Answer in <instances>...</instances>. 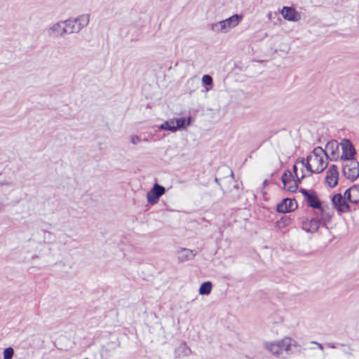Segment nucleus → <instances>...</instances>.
I'll return each mask as SVG.
<instances>
[{
    "mask_svg": "<svg viewBox=\"0 0 359 359\" xmlns=\"http://www.w3.org/2000/svg\"><path fill=\"white\" fill-rule=\"evenodd\" d=\"M264 348L273 355L279 358H285L288 355L294 354L297 351V343L290 337L273 342H265Z\"/></svg>",
    "mask_w": 359,
    "mask_h": 359,
    "instance_id": "1",
    "label": "nucleus"
},
{
    "mask_svg": "<svg viewBox=\"0 0 359 359\" xmlns=\"http://www.w3.org/2000/svg\"><path fill=\"white\" fill-rule=\"evenodd\" d=\"M332 217V212H322V210H314L313 217L306 218L302 222V229L309 233L316 232L320 226H327Z\"/></svg>",
    "mask_w": 359,
    "mask_h": 359,
    "instance_id": "2",
    "label": "nucleus"
},
{
    "mask_svg": "<svg viewBox=\"0 0 359 359\" xmlns=\"http://www.w3.org/2000/svg\"><path fill=\"white\" fill-rule=\"evenodd\" d=\"M326 154L320 147H316L311 154L307 156L306 161H310L313 165L315 173L322 172L327 166V159L325 158Z\"/></svg>",
    "mask_w": 359,
    "mask_h": 359,
    "instance_id": "3",
    "label": "nucleus"
},
{
    "mask_svg": "<svg viewBox=\"0 0 359 359\" xmlns=\"http://www.w3.org/2000/svg\"><path fill=\"white\" fill-rule=\"evenodd\" d=\"M89 20L90 16L88 14L81 15L76 18L64 20L67 34L79 33L88 25Z\"/></svg>",
    "mask_w": 359,
    "mask_h": 359,
    "instance_id": "4",
    "label": "nucleus"
},
{
    "mask_svg": "<svg viewBox=\"0 0 359 359\" xmlns=\"http://www.w3.org/2000/svg\"><path fill=\"white\" fill-rule=\"evenodd\" d=\"M343 173L346 178L351 181L355 180L359 176V163L355 159L345 161Z\"/></svg>",
    "mask_w": 359,
    "mask_h": 359,
    "instance_id": "5",
    "label": "nucleus"
},
{
    "mask_svg": "<svg viewBox=\"0 0 359 359\" xmlns=\"http://www.w3.org/2000/svg\"><path fill=\"white\" fill-rule=\"evenodd\" d=\"M165 192V189L162 185L154 184L152 189L147 194V198L149 203L154 205L158 203L159 198Z\"/></svg>",
    "mask_w": 359,
    "mask_h": 359,
    "instance_id": "6",
    "label": "nucleus"
},
{
    "mask_svg": "<svg viewBox=\"0 0 359 359\" xmlns=\"http://www.w3.org/2000/svg\"><path fill=\"white\" fill-rule=\"evenodd\" d=\"M341 146L342 154L340 159L344 161L355 160L354 156L355 154V150L350 140L347 139L343 140Z\"/></svg>",
    "mask_w": 359,
    "mask_h": 359,
    "instance_id": "7",
    "label": "nucleus"
},
{
    "mask_svg": "<svg viewBox=\"0 0 359 359\" xmlns=\"http://www.w3.org/2000/svg\"><path fill=\"white\" fill-rule=\"evenodd\" d=\"M332 203L339 212H348L351 210L349 205L341 194H334L332 197Z\"/></svg>",
    "mask_w": 359,
    "mask_h": 359,
    "instance_id": "8",
    "label": "nucleus"
},
{
    "mask_svg": "<svg viewBox=\"0 0 359 359\" xmlns=\"http://www.w3.org/2000/svg\"><path fill=\"white\" fill-rule=\"evenodd\" d=\"M326 154L325 158L327 159L330 156L331 161H337L339 158V143L336 140H331L328 142L325 149H323Z\"/></svg>",
    "mask_w": 359,
    "mask_h": 359,
    "instance_id": "9",
    "label": "nucleus"
},
{
    "mask_svg": "<svg viewBox=\"0 0 359 359\" xmlns=\"http://www.w3.org/2000/svg\"><path fill=\"white\" fill-rule=\"evenodd\" d=\"M339 180V172L337 166L331 165L326 173L325 180L330 187H334Z\"/></svg>",
    "mask_w": 359,
    "mask_h": 359,
    "instance_id": "10",
    "label": "nucleus"
},
{
    "mask_svg": "<svg viewBox=\"0 0 359 359\" xmlns=\"http://www.w3.org/2000/svg\"><path fill=\"white\" fill-rule=\"evenodd\" d=\"M47 33L50 37L63 36L67 34L64 20L53 24L48 29Z\"/></svg>",
    "mask_w": 359,
    "mask_h": 359,
    "instance_id": "11",
    "label": "nucleus"
},
{
    "mask_svg": "<svg viewBox=\"0 0 359 359\" xmlns=\"http://www.w3.org/2000/svg\"><path fill=\"white\" fill-rule=\"evenodd\" d=\"M309 206L315 209V210H322V212H331L327 206L322 205L316 192L311 191V194L308 196L306 199Z\"/></svg>",
    "mask_w": 359,
    "mask_h": 359,
    "instance_id": "12",
    "label": "nucleus"
},
{
    "mask_svg": "<svg viewBox=\"0 0 359 359\" xmlns=\"http://www.w3.org/2000/svg\"><path fill=\"white\" fill-rule=\"evenodd\" d=\"M297 208V204L294 199L284 198L278 205L277 211L280 213L290 212Z\"/></svg>",
    "mask_w": 359,
    "mask_h": 359,
    "instance_id": "13",
    "label": "nucleus"
},
{
    "mask_svg": "<svg viewBox=\"0 0 359 359\" xmlns=\"http://www.w3.org/2000/svg\"><path fill=\"white\" fill-rule=\"evenodd\" d=\"M284 19L290 22H298L301 20V15L294 8L284 6L281 11Z\"/></svg>",
    "mask_w": 359,
    "mask_h": 359,
    "instance_id": "14",
    "label": "nucleus"
},
{
    "mask_svg": "<svg viewBox=\"0 0 359 359\" xmlns=\"http://www.w3.org/2000/svg\"><path fill=\"white\" fill-rule=\"evenodd\" d=\"M281 181L285 189L290 192H295L298 188L297 182L292 179L290 172L287 174L284 172L282 175Z\"/></svg>",
    "mask_w": 359,
    "mask_h": 359,
    "instance_id": "15",
    "label": "nucleus"
},
{
    "mask_svg": "<svg viewBox=\"0 0 359 359\" xmlns=\"http://www.w3.org/2000/svg\"><path fill=\"white\" fill-rule=\"evenodd\" d=\"M196 255V253L194 250L182 248L178 251V259L180 262H184L193 259Z\"/></svg>",
    "mask_w": 359,
    "mask_h": 359,
    "instance_id": "16",
    "label": "nucleus"
},
{
    "mask_svg": "<svg viewBox=\"0 0 359 359\" xmlns=\"http://www.w3.org/2000/svg\"><path fill=\"white\" fill-rule=\"evenodd\" d=\"M349 202L353 204L359 203V185L354 184L348 189Z\"/></svg>",
    "mask_w": 359,
    "mask_h": 359,
    "instance_id": "17",
    "label": "nucleus"
},
{
    "mask_svg": "<svg viewBox=\"0 0 359 359\" xmlns=\"http://www.w3.org/2000/svg\"><path fill=\"white\" fill-rule=\"evenodd\" d=\"M243 16L241 15L235 14L223 20L224 21L227 28L230 30L236 27L239 24Z\"/></svg>",
    "mask_w": 359,
    "mask_h": 359,
    "instance_id": "18",
    "label": "nucleus"
},
{
    "mask_svg": "<svg viewBox=\"0 0 359 359\" xmlns=\"http://www.w3.org/2000/svg\"><path fill=\"white\" fill-rule=\"evenodd\" d=\"M191 351V348L187 345L186 343H181L175 351V354L177 358L183 356H188L190 355Z\"/></svg>",
    "mask_w": 359,
    "mask_h": 359,
    "instance_id": "19",
    "label": "nucleus"
},
{
    "mask_svg": "<svg viewBox=\"0 0 359 359\" xmlns=\"http://www.w3.org/2000/svg\"><path fill=\"white\" fill-rule=\"evenodd\" d=\"M174 120L175 121V128L177 130L178 129L185 128V127L190 125L191 122V118L190 116L188 117L187 118L184 117H181Z\"/></svg>",
    "mask_w": 359,
    "mask_h": 359,
    "instance_id": "20",
    "label": "nucleus"
},
{
    "mask_svg": "<svg viewBox=\"0 0 359 359\" xmlns=\"http://www.w3.org/2000/svg\"><path fill=\"white\" fill-rule=\"evenodd\" d=\"M158 128L160 130H169L171 132H175L177 130L175 128V121L174 119L165 121L159 126Z\"/></svg>",
    "mask_w": 359,
    "mask_h": 359,
    "instance_id": "21",
    "label": "nucleus"
},
{
    "mask_svg": "<svg viewBox=\"0 0 359 359\" xmlns=\"http://www.w3.org/2000/svg\"><path fill=\"white\" fill-rule=\"evenodd\" d=\"M212 286V283L210 281L203 283L199 288V294L202 295L209 294L211 292Z\"/></svg>",
    "mask_w": 359,
    "mask_h": 359,
    "instance_id": "22",
    "label": "nucleus"
},
{
    "mask_svg": "<svg viewBox=\"0 0 359 359\" xmlns=\"http://www.w3.org/2000/svg\"><path fill=\"white\" fill-rule=\"evenodd\" d=\"M113 343H109L107 346H102L100 348L101 359H107L109 355V353L114 350L115 348L112 347Z\"/></svg>",
    "mask_w": 359,
    "mask_h": 359,
    "instance_id": "23",
    "label": "nucleus"
},
{
    "mask_svg": "<svg viewBox=\"0 0 359 359\" xmlns=\"http://www.w3.org/2000/svg\"><path fill=\"white\" fill-rule=\"evenodd\" d=\"M291 222V219L287 216H283L276 223V226L278 229H283L287 226Z\"/></svg>",
    "mask_w": 359,
    "mask_h": 359,
    "instance_id": "24",
    "label": "nucleus"
},
{
    "mask_svg": "<svg viewBox=\"0 0 359 359\" xmlns=\"http://www.w3.org/2000/svg\"><path fill=\"white\" fill-rule=\"evenodd\" d=\"M14 355V350L12 347H8L4 351V359H12Z\"/></svg>",
    "mask_w": 359,
    "mask_h": 359,
    "instance_id": "25",
    "label": "nucleus"
},
{
    "mask_svg": "<svg viewBox=\"0 0 359 359\" xmlns=\"http://www.w3.org/2000/svg\"><path fill=\"white\" fill-rule=\"evenodd\" d=\"M210 29L212 32L219 34L222 33V27L219 21L210 25Z\"/></svg>",
    "mask_w": 359,
    "mask_h": 359,
    "instance_id": "26",
    "label": "nucleus"
},
{
    "mask_svg": "<svg viewBox=\"0 0 359 359\" xmlns=\"http://www.w3.org/2000/svg\"><path fill=\"white\" fill-rule=\"evenodd\" d=\"M202 83L206 86H212V78L210 75L205 74L202 77Z\"/></svg>",
    "mask_w": 359,
    "mask_h": 359,
    "instance_id": "27",
    "label": "nucleus"
},
{
    "mask_svg": "<svg viewBox=\"0 0 359 359\" xmlns=\"http://www.w3.org/2000/svg\"><path fill=\"white\" fill-rule=\"evenodd\" d=\"M141 142V139L138 135H133L130 136V142L133 145H137Z\"/></svg>",
    "mask_w": 359,
    "mask_h": 359,
    "instance_id": "28",
    "label": "nucleus"
},
{
    "mask_svg": "<svg viewBox=\"0 0 359 359\" xmlns=\"http://www.w3.org/2000/svg\"><path fill=\"white\" fill-rule=\"evenodd\" d=\"M306 168L308 171H309L311 173H315L313 171V165L311 162L306 161V163L305 164Z\"/></svg>",
    "mask_w": 359,
    "mask_h": 359,
    "instance_id": "29",
    "label": "nucleus"
},
{
    "mask_svg": "<svg viewBox=\"0 0 359 359\" xmlns=\"http://www.w3.org/2000/svg\"><path fill=\"white\" fill-rule=\"evenodd\" d=\"M219 22L222 27V33H227L229 31V29L227 28L224 21L221 20L219 21Z\"/></svg>",
    "mask_w": 359,
    "mask_h": 359,
    "instance_id": "30",
    "label": "nucleus"
},
{
    "mask_svg": "<svg viewBox=\"0 0 359 359\" xmlns=\"http://www.w3.org/2000/svg\"><path fill=\"white\" fill-rule=\"evenodd\" d=\"M2 186L13 187L14 183L10 181H0V187Z\"/></svg>",
    "mask_w": 359,
    "mask_h": 359,
    "instance_id": "31",
    "label": "nucleus"
},
{
    "mask_svg": "<svg viewBox=\"0 0 359 359\" xmlns=\"http://www.w3.org/2000/svg\"><path fill=\"white\" fill-rule=\"evenodd\" d=\"M300 192L303 194L306 199L308 198V196H310V194H311V191L309 192L305 189H301Z\"/></svg>",
    "mask_w": 359,
    "mask_h": 359,
    "instance_id": "32",
    "label": "nucleus"
},
{
    "mask_svg": "<svg viewBox=\"0 0 359 359\" xmlns=\"http://www.w3.org/2000/svg\"><path fill=\"white\" fill-rule=\"evenodd\" d=\"M344 198H345L346 201L348 200L349 201V194H348V189H346L344 194Z\"/></svg>",
    "mask_w": 359,
    "mask_h": 359,
    "instance_id": "33",
    "label": "nucleus"
},
{
    "mask_svg": "<svg viewBox=\"0 0 359 359\" xmlns=\"http://www.w3.org/2000/svg\"><path fill=\"white\" fill-rule=\"evenodd\" d=\"M311 343L316 344L320 350L323 349V345L321 344L318 343L316 341H312Z\"/></svg>",
    "mask_w": 359,
    "mask_h": 359,
    "instance_id": "34",
    "label": "nucleus"
},
{
    "mask_svg": "<svg viewBox=\"0 0 359 359\" xmlns=\"http://www.w3.org/2000/svg\"><path fill=\"white\" fill-rule=\"evenodd\" d=\"M292 169H293L294 172L295 173L296 177H297V165H294Z\"/></svg>",
    "mask_w": 359,
    "mask_h": 359,
    "instance_id": "35",
    "label": "nucleus"
},
{
    "mask_svg": "<svg viewBox=\"0 0 359 359\" xmlns=\"http://www.w3.org/2000/svg\"><path fill=\"white\" fill-rule=\"evenodd\" d=\"M327 346L330 348H336V346L333 344H327Z\"/></svg>",
    "mask_w": 359,
    "mask_h": 359,
    "instance_id": "36",
    "label": "nucleus"
},
{
    "mask_svg": "<svg viewBox=\"0 0 359 359\" xmlns=\"http://www.w3.org/2000/svg\"><path fill=\"white\" fill-rule=\"evenodd\" d=\"M297 180H298V182H300L301 180H302V178H304V175H302V176L301 177V178H299V177H298V176H297Z\"/></svg>",
    "mask_w": 359,
    "mask_h": 359,
    "instance_id": "37",
    "label": "nucleus"
},
{
    "mask_svg": "<svg viewBox=\"0 0 359 359\" xmlns=\"http://www.w3.org/2000/svg\"><path fill=\"white\" fill-rule=\"evenodd\" d=\"M230 175L232 178H233V172L232 170H230Z\"/></svg>",
    "mask_w": 359,
    "mask_h": 359,
    "instance_id": "38",
    "label": "nucleus"
},
{
    "mask_svg": "<svg viewBox=\"0 0 359 359\" xmlns=\"http://www.w3.org/2000/svg\"><path fill=\"white\" fill-rule=\"evenodd\" d=\"M345 353L347 355H352L351 353H350V352H345Z\"/></svg>",
    "mask_w": 359,
    "mask_h": 359,
    "instance_id": "39",
    "label": "nucleus"
},
{
    "mask_svg": "<svg viewBox=\"0 0 359 359\" xmlns=\"http://www.w3.org/2000/svg\"><path fill=\"white\" fill-rule=\"evenodd\" d=\"M215 182H218V179L215 178Z\"/></svg>",
    "mask_w": 359,
    "mask_h": 359,
    "instance_id": "40",
    "label": "nucleus"
}]
</instances>
